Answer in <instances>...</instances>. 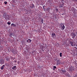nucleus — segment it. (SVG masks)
I'll return each instance as SVG.
<instances>
[{"instance_id": "5701e85b", "label": "nucleus", "mask_w": 77, "mask_h": 77, "mask_svg": "<svg viewBox=\"0 0 77 77\" xmlns=\"http://www.w3.org/2000/svg\"><path fill=\"white\" fill-rule=\"evenodd\" d=\"M59 11V10L57 9H56V12H58Z\"/></svg>"}, {"instance_id": "c85d7f7f", "label": "nucleus", "mask_w": 77, "mask_h": 77, "mask_svg": "<svg viewBox=\"0 0 77 77\" xmlns=\"http://www.w3.org/2000/svg\"><path fill=\"white\" fill-rule=\"evenodd\" d=\"M20 63V61H18V62H17V63H18V64H19V63Z\"/></svg>"}, {"instance_id": "2eb2a0df", "label": "nucleus", "mask_w": 77, "mask_h": 77, "mask_svg": "<svg viewBox=\"0 0 77 77\" xmlns=\"http://www.w3.org/2000/svg\"><path fill=\"white\" fill-rule=\"evenodd\" d=\"M40 48L41 49H42V50H44V47L42 46H41Z\"/></svg>"}, {"instance_id": "cd10ccee", "label": "nucleus", "mask_w": 77, "mask_h": 77, "mask_svg": "<svg viewBox=\"0 0 77 77\" xmlns=\"http://www.w3.org/2000/svg\"><path fill=\"white\" fill-rule=\"evenodd\" d=\"M61 2H64V0H61Z\"/></svg>"}, {"instance_id": "f03ea898", "label": "nucleus", "mask_w": 77, "mask_h": 77, "mask_svg": "<svg viewBox=\"0 0 77 77\" xmlns=\"http://www.w3.org/2000/svg\"><path fill=\"white\" fill-rule=\"evenodd\" d=\"M74 41L70 42V44L71 45V46L73 47L74 46H75V43H74L73 42Z\"/></svg>"}, {"instance_id": "72a5a7b5", "label": "nucleus", "mask_w": 77, "mask_h": 77, "mask_svg": "<svg viewBox=\"0 0 77 77\" xmlns=\"http://www.w3.org/2000/svg\"><path fill=\"white\" fill-rule=\"evenodd\" d=\"M57 18V17H55V18Z\"/></svg>"}, {"instance_id": "9b49d317", "label": "nucleus", "mask_w": 77, "mask_h": 77, "mask_svg": "<svg viewBox=\"0 0 77 77\" xmlns=\"http://www.w3.org/2000/svg\"><path fill=\"white\" fill-rule=\"evenodd\" d=\"M26 42L28 43H30L32 42V40L30 39H28L26 40Z\"/></svg>"}, {"instance_id": "7ed1b4c3", "label": "nucleus", "mask_w": 77, "mask_h": 77, "mask_svg": "<svg viewBox=\"0 0 77 77\" xmlns=\"http://www.w3.org/2000/svg\"><path fill=\"white\" fill-rule=\"evenodd\" d=\"M60 26L61 27V30H64L65 29V26H64V25L63 23H61L60 24Z\"/></svg>"}, {"instance_id": "1a4fd4ad", "label": "nucleus", "mask_w": 77, "mask_h": 77, "mask_svg": "<svg viewBox=\"0 0 77 77\" xmlns=\"http://www.w3.org/2000/svg\"><path fill=\"white\" fill-rule=\"evenodd\" d=\"M51 36L53 37V38H56V34H55L54 32H53L51 34Z\"/></svg>"}, {"instance_id": "ddd939ff", "label": "nucleus", "mask_w": 77, "mask_h": 77, "mask_svg": "<svg viewBox=\"0 0 77 77\" xmlns=\"http://www.w3.org/2000/svg\"><path fill=\"white\" fill-rule=\"evenodd\" d=\"M12 68L14 70H16V69H17V68L16 66H14Z\"/></svg>"}, {"instance_id": "423d86ee", "label": "nucleus", "mask_w": 77, "mask_h": 77, "mask_svg": "<svg viewBox=\"0 0 77 77\" xmlns=\"http://www.w3.org/2000/svg\"><path fill=\"white\" fill-rule=\"evenodd\" d=\"M75 69L73 67H70L69 68V70L70 71H72L73 72L74 71V69Z\"/></svg>"}, {"instance_id": "6e6552de", "label": "nucleus", "mask_w": 77, "mask_h": 77, "mask_svg": "<svg viewBox=\"0 0 77 77\" xmlns=\"http://www.w3.org/2000/svg\"><path fill=\"white\" fill-rule=\"evenodd\" d=\"M64 5V3L63 2H61V4H60L59 7L60 8H63Z\"/></svg>"}, {"instance_id": "473e14b6", "label": "nucleus", "mask_w": 77, "mask_h": 77, "mask_svg": "<svg viewBox=\"0 0 77 77\" xmlns=\"http://www.w3.org/2000/svg\"><path fill=\"white\" fill-rule=\"evenodd\" d=\"M15 62H17V61H15Z\"/></svg>"}, {"instance_id": "20e7f679", "label": "nucleus", "mask_w": 77, "mask_h": 77, "mask_svg": "<svg viewBox=\"0 0 77 77\" xmlns=\"http://www.w3.org/2000/svg\"><path fill=\"white\" fill-rule=\"evenodd\" d=\"M70 35L72 36V38H74L76 36L75 33H74V32H72L71 33Z\"/></svg>"}, {"instance_id": "4be33fe9", "label": "nucleus", "mask_w": 77, "mask_h": 77, "mask_svg": "<svg viewBox=\"0 0 77 77\" xmlns=\"http://www.w3.org/2000/svg\"><path fill=\"white\" fill-rule=\"evenodd\" d=\"M51 2H53V0H49V3H51Z\"/></svg>"}, {"instance_id": "7c9ffc66", "label": "nucleus", "mask_w": 77, "mask_h": 77, "mask_svg": "<svg viewBox=\"0 0 77 77\" xmlns=\"http://www.w3.org/2000/svg\"><path fill=\"white\" fill-rule=\"evenodd\" d=\"M28 37L27 36V37H26V38H27V39H28Z\"/></svg>"}, {"instance_id": "a211bd4d", "label": "nucleus", "mask_w": 77, "mask_h": 77, "mask_svg": "<svg viewBox=\"0 0 77 77\" xmlns=\"http://www.w3.org/2000/svg\"><path fill=\"white\" fill-rule=\"evenodd\" d=\"M10 58H7L6 59V60H8V61H10Z\"/></svg>"}, {"instance_id": "b1692460", "label": "nucleus", "mask_w": 77, "mask_h": 77, "mask_svg": "<svg viewBox=\"0 0 77 77\" xmlns=\"http://www.w3.org/2000/svg\"><path fill=\"white\" fill-rule=\"evenodd\" d=\"M4 3H5V5H6V4H7V3H8V2H4Z\"/></svg>"}, {"instance_id": "4468645a", "label": "nucleus", "mask_w": 77, "mask_h": 77, "mask_svg": "<svg viewBox=\"0 0 77 77\" xmlns=\"http://www.w3.org/2000/svg\"><path fill=\"white\" fill-rule=\"evenodd\" d=\"M11 26H12V27H15L16 26V25H15L14 23H12L11 24Z\"/></svg>"}, {"instance_id": "9d476101", "label": "nucleus", "mask_w": 77, "mask_h": 77, "mask_svg": "<svg viewBox=\"0 0 77 77\" xmlns=\"http://www.w3.org/2000/svg\"><path fill=\"white\" fill-rule=\"evenodd\" d=\"M3 16L4 18H7V15H6V13H4V14L3 15Z\"/></svg>"}, {"instance_id": "bb28decb", "label": "nucleus", "mask_w": 77, "mask_h": 77, "mask_svg": "<svg viewBox=\"0 0 77 77\" xmlns=\"http://www.w3.org/2000/svg\"><path fill=\"white\" fill-rule=\"evenodd\" d=\"M53 68H54L55 69H56V66H53Z\"/></svg>"}, {"instance_id": "412c9836", "label": "nucleus", "mask_w": 77, "mask_h": 77, "mask_svg": "<svg viewBox=\"0 0 77 77\" xmlns=\"http://www.w3.org/2000/svg\"><path fill=\"white\" fill-rule=\"evenodd\" d=\"M7 24L8 25H11V22H8Z\"/></svg>"}, {"instance_id": "c756f323", "label": "nucleus", "mask_w": 77, "mask_h": 77, "mask_svg": "<svg viewBox=\"0 0 77 77\" xmlns=\"http://www.w3.org/2000/svg\"><path fill=\"white\" fill-rule=\"evenodd\" d=\"M53 70H54V71L55 70V69H54V68H53Z\"/></svg>"}, {"instance_id": "39448f33", "label": "nucleus", "mask_w": 77, "mask_h": 77, "mask_svg": "<svg viewBox=\"0 0 77 77\" xmlns=\"http://www.w3.org/2000/svg\"><path fill=\"white\" fill-rule=\"evenodd\" d=\"M57 65H60V60L57 59L56 61Z\"/></svg>"}, {"instance_id": "dca6fc26", "label": "nucleus", "mask_w": 77, "mask_h": 77, "mask_svg": "<svg viewBox=\"0 0 77 77\" xmlns=\"http://www.w3.org/2000/svg\"><path fill=\"white\" fill-rule=\"evenodd\" d=\"M40 21L43 24L44 23V20H43V19H41L40 20Z\"/></svg>"}, {"instance_id": "393cba45", "label": "nucleus", "mask_w": 77, "mask_h": 77, "mask_svg": "<svg viewBox=\"0 0 77 77\" xmlns=\"http://www.w3.org/2000/svg\"><path fill=\"white\" fill-rule=\"evenodd\" d=\"M31 8H34V5H32L31 6Z\"/></svg>"}, {"instance_id": "6ab92c4d", "label": "nucleus", "mask_w": 77, "mask_h": 77, "mask_svg": "<svg viewBox=\"0 0 77 77\" xmlns=\"http://www.w3.org/2000/svg\"><path fill=\"white\" fill-rule=\"evenodd\" d=\"M12 2L13 3H15V0H12Z\"/></svg>"}, {"instance_id": "a878e982", "label": "nucleus", "mask_w": 77, "mask_h": 77, "mask_svg": "<svg viewBox=\"0 0 77 77\" xmlns=\"http://www.w3.org/2000/svg\"><path fill=\"white\" fill-rule=\"evenodd\" d=\"M50 8H48L47 9V10H48V11H50Z\"/></svg>"}, {"instance_id": "f3484780", "label": "nucleus", "mask_w": 77, "mask_h": 77, "mask_svg": "<svg viewBox=\"0 0 77 77\" xmlns=\"http://www.w3.org/2000/svg\"><path fill=\"white\" fill-rule=\"evenodd\" d=\"M75 10L76 9H75V8H74L73 10V12H74V13H75Z\"/></svg>"}, {"instance_id": "f704fd0d", "label": "nucleus", "mask_w": 77, "mask_h": 77, "mask_svg": "<svg viewBox=\"0 0 77 77\" xmlns=\"http://www.w3.org/2000/svg\"><path fill=\"white\" fill-rule=\"evenodd\" d=\"M76 33H77V32H76Z\"/></svg>"}, {"instance_id": "f8f14e48", "label": "nucleus", "mask_w": 77, "mask_h": 77, "mask_svg": "<svg viewBox=\"0 0 77 77\" xmlns=\"http://www.w3.org/2000/svg\"><path fill=\"white\" fill-rule=\"evenodd\" d=\"M5 65H3L1 67V70H3V69H4V67H5Z\"/></svg>"}, {"instance_id": "f257e3e1", "label": "nucleus", "mask_w": 77, "mask_h": 77, "mask_svg": "<svg viewBox=\"0 0 77 77\" xmlns=\"http://www.w3.org/2000/svg\"><path fill=\"white\" fill-rule=\"evenodd\" d=\"M60 72L62 74H65L66 73V71L65 70H63L62 69H60Z\"/></svg>"}, {"instance_id": "0eeeda50", "label": "nucleus", "mask_w": 77, "mask_h": 77, "mask_svg": "<svg viewBox=\"0 0 77 77\" xmlns=\"http://www.w3.org/2000/svg\"><path fill=\"white\" fill-rule=\"evenodd\" d=\"M5 63V61L3 59H1L0 60V63L1 64H4Z\"/></svg>"}, {"instance_id": "2f4dec72", "label": "nucleus", "mask_w": 77, "mask_h": 77, "mask_svg": "<svg viewBox=\"0 0 77 77\" xmlns=\"http://www.w3.org/2000/svg\"><path fill=\"white\" fill-rule=\"evenodd\" d=\"M42 51H43V52L44 51V49H42Z\"/></svg>"}, {"instance_id": "aec40b11", "label": "nucleus", "mask_w": 77, "mask_h": 77, "mask_svg": "<svg viewBox=\"0 0 77 77\" xmlns=\"http://www.w3.org/2000/svg\"><path fill=\"white\" fill-rule=\"evenodd\" d=\"M62 53H60V57H62Z\"/></svg>"}]
</instances>
